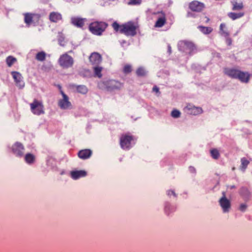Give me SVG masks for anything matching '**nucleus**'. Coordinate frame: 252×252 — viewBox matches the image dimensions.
<instances>
[{
	"label": "nucleus",
	"instance_id": "nucleus-1",
	"mask_svg": "<svg viewBox=\"0 0 252 252\" xmlns=\"http://www.w3.org/2000/svg\"><path fill=\"white\" fill-rule=\"evenodd\" d=\"M112 26L115 32H120L127 36H135L137 34V30L139 27L137 23L132 21H129L122 25H119L117 22H114Z\"/></svg>",
	"mask_w": 252,
	"mask_h": 252
},
{
	"label": "nucleus",
	"instance_id": "nucleus-2",
	"mask_svg": "<svg viewBox=\"0 0 252 252\" xmlns=\"http://www.w3.org/2000/svg\"><path fill=\"white\" fill-rule=\"evenodd\" d=\"M223 72L229 77L237 79L244 83H248L251 77V74L248 72H244L235 68H224Z\"/></svg>",
	"mask_w": 252,
	"mask_h": 252
},
{
	"label": "nucleus",
	"instance_id": "nucleus-3",
	"mask_svg": "<svg viewBox=\"0 0 252 252\" xmlns=\"http://www.w3.org/2000/svg\"><path fill=\"white\" fill-rule=\"evenodd\" d=\"M108 27L104 22L95 21L91 23L89 26V31L94 35H101Z\"/></svg>",
	"mask_w": 252,
	"mask_h": 252
},
{
	"label": "nucleus",
	"instance_id": "nucleus-4",
	"mask_svg": "<svg viewBox=\"0 0 252 252\" xmlns=\"http://www.w3.org/2000/svg\"><path fill=\"white\" fill-rule=\"evenodd\" d=\"M123 84L118 81L110 80L101 81L98 83V87L100 89H106L108 91H113L122 88Z\"/></svg>",
	"mask_w": 252,
	"mask_h": 252
},
{
	"label": "nucleus",
	"instance_id": "nucleus-5",
	"mask_svg": "<svg viewBox=\"0 0 252 252\" xmlns=\"http://www.w3.org/2000/svg\"><path fill=\"white\" fill-rule=\"evenodd\" d=\"M32 112L36 115H40L44 114V105L41 101L34 99L30 104Z\"/></svg>",
	"mask_w": 252,
	"mask_h": 252
},
{
	"label": "nucleus",
	"instance_id": "nucleus-6",
	"mask_svg": "<svg viewBox=\"0 0 252 252\" xmlns=\"http://www.w3.org/2000/svg\"><path fill=\"white\" fill-rule=\"evenodd\" d=\"M58 62L61 67L67 68L73 65L74 60L72 57L65 53L60 56Z\"/></svg>",
	"mask_w": 252,
	"mask_h": 252
},
{
	"label": "nucleus",
	"instance_id": "nucleus-7",
	"mask_svg": "<svg viewBox=\"0 0 252 252\" xmlns=\"http://www.w3.org/2000/svg\"><path fill=\"white\" fill-rule=\"evenodd\" d=\"M133 140L132 135L125 134L121 135L120 139V144L121 147L124 150H129L131 146V142Z\"/></svg>",
	"mask_w": 252,
	"mask_h": 252
},
{
	"label": "nucleus",
	"instance_id": "nucleus-8",
	"mask_svg": "<svg viewBox=\"0 0 252 252\" xmlns=\"http://www.w3.org/2000/svg\"><path fill=\"white\" fill-rule=\"evenodd\" d=\"M222 196L220 199L219 202L223 213H227L229 211L231 208L230 201L226 197L225 192H222Z\"/></svg>",
	"mask_w": 252,
	"mask_h": 252
},
{
	"label": "nucleus",
	"instance_id": "nucleus-9",
	"mask_svg": "<svg viewBox=\"0 0 252 252\" xmlns=\"http://www.w3.org/2000/svg\"><path fill=\"white\" fill-rule=\"evenodd\" d=\"M61 94L63 96V98L58 102L59 106L63 109H67L71 106V103L69 101L68 96L65 94L63 91H61Z\"/></svg>",
	"mask_w": 252,
	"mask_h": 252
},
{
	"label": "nucleus",
	"instance_id": "nucleus-10",
	"mask_svg": "<svg viewBox=\"0 0 252 252\" xmlns=\"http://www.w3.org/2000/svg\"><path fill=\"white\" fill-rule=\"evenodd\" d=\"M205 4L198 0H193L189 3V8L193 12H200L205 8Z\"/></svg>",
	"mask_w": 252,
	"mask_h": 252
},
{
	"label": "nucleus",
	"instance_id": "nucleus-11",
	"mask_svg": "<svg viewBox=\"0 0 252 252\" xmlns=\"http://www.w3.org/2000/svg\"><path fill=\"white\" fill-rule=\"evenodd\" d=\"M11 75L14 80L16 85L19 89H22L25 86V83L21 74L17 71H12Z\"/></svg>",
	"mask_w": 252,
	"mask_h": 252
},
{
	"label": "nucleus",
	"instance_id": "nucleus-12",
	"mask_svg": "<svg viewBox=\"0 0 252 252\" xmlns=\"http://www.w3.org/2000/svg\"><path fill=\"white\" fill-rule=\"evenodd\" d=\"M24 146L20 142H16L12 146V152L17 157H22L24 154Z\"/></svg>",
	"mask_w": 252,
	"mask_h": 252
},
{
	"label": "nucleus",
	"instance_id": "nucleus-13",
	"mask_svg": "<svg viewBox=\"0 0 252 252\" xmlns=\"http://www.w3.org/2000/svg\"><path fill=\"white\" fill-rule=\"evenodd\" d=\"M157 14L158 15V17L155 23V27L157 28H161L166 22V15L165 13L162 11L158 12Z\"/></svg>",
	"mask_w": 252,
	"mask_h": 252
},
{
	"label": "nucleus",
	"instance_id": "nucleus-14",
	"mask_svg": "<svg viewBox=\"0 0 252 252\" xmlns=\"http://www.w3.org/2000/svg\"><path fill=\"white\" fill-rule=\"evenodd\" d=\"M186 109L188 112L193 115H196L202 113L203 110L201 107H195L191 104H189L186 107Z\"/></svg>",
	"mask_w": 252,
	"mask_h": 252
},
{
	"label": "nucleus",
	"instance_id": "nucleus-15",
	"mask_svg": "<svg viewBox=\"0 0 252 252\" xmlns=\"http://www.w3.org/2000/svg\"><path fill=\"white\" fill-rule=\"evenodd\" d=\"M86 20L85 18H82L77 17H73L71 18V23L74 26L82 28L85 25Z\"/></svg>",
	"mask_w": 252,
	"mask_h": 252
},
{
	"label": "nucleus",
	"instance_id": "nucleus-16",
	"mask_svg": "<svg viewBox=\"0 0 252 252\" xmlns=\"http://www.w3.org/2000/svg\"><path fill=\"white\" fill-rule=\"evenodd\" d=\"M92 155V151L90 149H83L80 150L78 153V157L82 159H86L90 158Z\"/></svg>",
	"mask_w": 252,
	"mask_h": 252
},
{
	"label": "nucleus",
	"instance_id": "nucleus-17",
	"mask_svg": "<svg viewBox=\"0 0 252 252\" xmlns=\"http://www.w3.org/2000/svg\"><path fill=\"white\" fill-rule=\"evenodd\" d=\"M24 22L28 27H29L33 22V19L34 17H37L38 18L39 16L35 14L26 13L24 14Z\"/></svg>",
	"mask_w": 252,
	"mask_h": 252
},
{
	"label": "nucleus",
	"instance_id": "nucleus-18",
	"mask_svg": "<svg viewBox=\"0 0 252 252\" xmlns=\"http://www.w3.org/2000/svg\"><path fill=\"white\" fill-rule=\"evenodd\" d=\"M90 61L93 64H98L101 61V57L100 55L97 53H93L90 57Z\"/></svg>",
	"mask_w": 252,
	"mask_h": 252
},
{
	"label": "nucleus",
	"instance_id": "nucleus-19",
	"mask_svg": "<svg viewBox=\"0 0 252 252\" xmlns=\"http://www.w3.org/2000/svg\"><path fill=\"white\" fill-rule=\"evenodd\" d=\"M86 175L87 172L84 170L72 171L70 172L71 177L74 180L85 177Z\"/></svg>",
	"mask_w": 252,
	"mask_h": 252
},
{
	"label": "nucleus",
	"instance_id": "nucleus-20",
	"mask_svg": "<svg viewBox=\"0 0 252 252\" xmlns=\"http://www.w3.org/2000/svg\"><path fill=\"white\" fill-rule=\"evenodd\" d=\"M49 20L52 22L57 23L62 19V14L57 12H52L49 16Z\"/></svg>",
	"mask_w": 252,
	"mask_h": 252
},
{
	"label": "nucleus",
	"instance_id": "nucleus-21",
	"mask_svg": "<svg viewBox=\"0 0 252 252\" xmlns=\"http://www.w3.org/2000/svg\"><path fill=\"white\" fill-rule=\"evenodd\" d=\"M233 10H242L244 8V5L242 2H238L237 0H232L231 1Z\"/></svg>",
	"mask_w": 252,
	"mask_h": 252
},
{
	"label": "nucleus",
	"instance_id": "nucleus-22",
	"mask_svg": "<svg viewBox=\"0 0 252 252\" xmlns=\"http://www.w3.org/2000/svg\"><path fill=\"white\" fill-rule=\"evenodd\" d=\"M73 87L76 88L78 93L83 94H85L88 93V88L84 85H74Z\"/></svg>",
	"mask_w": 252,
	"mask_h": 252
},
{
	"label": "nucleus",
	"instance_id": "nucleus-23",
	"mask_svg": "<svg viewBox=\"0 0 252 252\" xmlns=\"http://www.w3.org/2000/svg\"><path fill=\"white\" fill-rule=\"evenodd\" d=\"M244 15V12L235 13V12H229L228 14V16L232 20L240 18Z\"/></svg>",
	"mask_w": 252,
	"mask_h": 252
},
{
	"label": "nucleus",
	"instance_id": "nucleus-24",
	"mask_svg": "<svg viewBox=\"0 0 252 252\" xmlns=\"http://www.w3.org/2000/svg\"><path fill=\"white\" fill-rule=\"evenodd\" d=\"M35 157L33 154L28 153L25 155V160L26 162L29 164L33 163L35 161Z\"/></svg>",
	"mask_w": 252,
	"mask_h": 252
},
{
	"label": "nucleus",
	"instance_id": "nucleus-25",
	"mask_svg": "<svg viewBox=\"0 0 252 252\" xmlns=\"http://www.w3.org/2000/svg\"><path fill=\"white\" fill-rule=\"evenodd\" d=\"M46 54L44 51H41L37 53L35 56V59L40 62H43L45 61L46 59Z\"/></svg>",
	"mask_w": 252,
	"mask_h": 252
},
{
	"label": "nucleus",
	"instance_id": "nucleus-26",
	"mask_svg": "<svg viewBox=\"0 0 252 252\" xmlns=\"http://www.w3.org/2000/svg\"><path fill=\"white\" fill-rule=\"evenodd\" d=\"M220 34L221 35H223L225 37H227L229 36V33L226 29V26L225 24H221L220 27Z\"/></svg>",
	"mask_w": 252,
	"mask_h": 252
},
{
	"label": "nucleus",
	"instance_id": "nucleus-27",
	"mask_svg": "<svg viewBox=\"0 0 252 252\" xmlns=\"http://www.w3.org/2000/svg\"><path fill=\"white\" fill-rule=\"evenodd\" d=\"M241 165L240 169L244 171L247 167L250 162L245 158H243L241 159Z\"/></svg>",
	"mask_w": 252,
	"mask_h": 252
},
{
	"label": "nucleus",
	"instance_id": "nucleus-28",
	"mask_svg": "<svg viewBox=\"0 0 252 252\" xmlns=\"http://www.w3.org/2000/svg\"><path fill=\"white\" fill-rule=\"evenodd\" d=\"M17 61L16 58L9 56L6 59V63L9 67H11Z\"/></svg>",
	"mask_w": 252,
	"mask_h": 252
},
{
	"label": "nucleus",
	"instance_id": "nucleus-29",
	"mask_svg": "<svg viewBox=\"0 0 252 252\" xmlns=\"http://www.w3.org/2000/svg\"><path fill=\"white\" fill-rule=\"evenodd\" d=\"M210 154L212 158L215 159H218L220 156L219 151L217 149H211L210 150Z\"/></svg>",
	"mask_w": 252,
	"mask_h": 252
},
{
	"label": "nucleus",
	"instance_id": "nucleus-30",
	"mask_svg": "<svg viewBox=\"0 0 252 252\" xmlns=\"http://www.w3.org/2000/svg\"><path fill=\"white\" fill-rule=\"evenodd\" d=\"M102 68L101 67L98 66H95L94 68V76L100 78L102 77Z\"/></svg>",
	"mask_w": 252,
	"mask_h": 252
},
{
	"label": "nucleus",
	"instance_id": "nucleus-31",
	"mask_svg": "<svg viewBox=\"0 0 252 252\" xmlns=\"http://www.w3.org/2000/svg\"><path fill=\"white\" fill-rule=\"evenodd\" d=\"M136 73L138 76L143 77L146 76L147 72L143 67H140L137 69Z\"/></svg>",
	"mask_w": 252,
	"mask_h": 252
},
{
	"label": "nucleus",
	"instance_id": "nucleus-32",
	"mask_svg": "<svg viewBox=\"0 0 252 252\" xmlns=\"http://www.w3.org/2000/svg\"><path fill=\"white\" fill-rule=\"evenodd\" d=\"M199 29H200V31L204 34H209L213 31V29L211 27L199 26Z\"/></svg>",
	"mask_w": 252,
	"mask_h": 252
},
{
	"label": "nucleus",
	"instance_id": "nucleus-33",
	"mask_svg": "<svg viewBox=\"0 0 252 252\" xmlns=\"http://www.w3.org/2000/svg\"><path fill=\"white\" fill-rule=\"evenodd\" d=\"M187 48H188L190 52H193L196 49V47L194 44L191 42H185V43Z\"/></svg>",
	"mask_w": 252,
	"mask_h": 252
},
{
	"label": "nucleus",
	"instance_id": "nucleus-34",
	"mask_svg": "<svg viewBox=\"0 0 252 252\" xmlns=\"http://www.w3.org/2000/svg\"><path fill=\"white\" fill-rule=\"evenodd\" d=\"M132 71L131 66L129 64H126L123 68V72L125 74H128Z\"/></svg>",
	"mask_w": 252,
	"mask_h": 252
},
{
	"label": "nucleus",
	"instance_id": "nucleus-35",
	"mask_svg": "<svg viewBox=\"0 0 252 252\" xmlns=\"http://www.w3.org/2000/svg\"><path fill=\"white\" fill-rule=\"evenodd\" d=\"M171 115L173 118H178L180 117L181 113L179 110L174 109L172 111Z\"/></svg>",
	"mask_w": 252,
	"mask_h": 252
},
{
	"label": "nucleus",
	"instance_id": "nucleus-36",
	"mask_svg": "<svg viewBox=\"0 0 252 252\" xmlns=\"http://www.w3.org/2000/svg\"><path fill=\"white\" fill-rule=\"evenodd\" d=\"M142 2L141 0H129L128 4L129 5L140 4Z\"/></svg>",
	"mask_w": 252,
	"mask_h": 252
},
{
	"label": "nucleus",
	"instance_id": "nucleus-37",
	"mask_svg": "<svg viewBox=\"0 0 252 252\" xmlns=\"http://www.w3.org/2000/svg\"><path fill=\"white\" fill-rule=\"evenodd\" d=\"M247 206L245 204H241L239 207V210L242 212H245Z\"/></svg>",
	"mask_w": 252,
	"mask_h": 252
},
{
	"label": "nucleus",
	"instance_id": "nucleus-38",
	"mask_svg": "<svg viewBox=\"0 0 252 252\" xmlns=\"http://www.w3.org/2000/svg\"><path fill=\"white\" fill-rule=\"evenodd\" d=\"M59 43L62 46H65V42L64 41V38L63 37H61L59 39Z\"/></svg>",
	"mask_w": 252,
	"mask_h": 252
},
{
	"label": "nucleus",
	"instance_id": "nucleus-39",
	"mask_svg": "<svg viewBox=\"0 0 252 252\" xmlns=\"http://www.w3.org/2000/svg\"><path fill=\"white\" fill-rule=\"evenodd\" d=\"M167 194L169 196H170L171 195H173V196H176V193L175 192H174V190H167Z\"/></svg>",
	"mask_w": 252,
	"mask_h": 252
},
{
	"label": "nucleus",
	"instance_id": "nucleus-40",
	"mask_svg": "<svg viewBox=\"0 0 252 252\" xmlns=\"http://www.w3.org/2000/svg\"><path fill=\"white\" fill-rule=\"evenodd\" d=\"M226 37V43L228 45L230 46L232 44V40L230 38L228 37V36Z\"/></svg>",
	"mask_w": 252,
	"mask_h": 252
},
{
	"label": "nucleus",
	"instance_id": "nucleus-41",
	"mask_svg": "<svg viewBox=\"0 0 252 252\" xmlns=\"http://www.w3.org/2000/svg\"><path fill=\"white\" fill-rule=\"evenodd\" d=\"M153 91L156 93H158L159 92V88L157 86H154L153 88Z\"/></svg>",
	"mask_w": 252,
	"mask_h": 252
},
{
	"label": "nucleus",
	"instance_id": "nucleus-42",
	"mask_svg": "<svg viewBox=\"0 0 252 252\" xmlns=\"http://www.w3.org/2000/svg\"><path fill=\"white\" fill-rule=\"evenodd\" d=\"M193 14L192 13L189 12H188L187 13V16L188 17H191V16H193Z\"/></svg>",
	"mask_w": 252,
	"mask_h": 252
},
{
	"label": "nucleus",
	"instance_id": "nucleus-43",
	"mask_svg": "<svg viewBox=\"0 0 252 252\" xmlns=\"http://www.w3.org/2000/svg\"><path fill=\"white\" fill-rule=\"evenodd\" d=\"M168 52L170 54L171 53V46L170 45H169L168 47Z\"/></svg>",
	"mask_w": 252,
	"mask_h": 252
},
{
	"label": "nucleus",
	"instance_id": "nucleus-44",
	"mask_svg": "<svg viewBox=\"0 0 252 252\" xmlns=\"http://www.w3.org/2000/svg\"><path fill=\"white\" fill-rule=\"evenodd\" d=\"M205 18L207 19H206V22H208L209 21V20H210L209 18H208V17H206Z\"/></svg>",
	"mask_w": 252,
	"mask_h": 252
},
{
	"label": "nucleus",
	"instance_id": "nucleus-45",
	"mask_svg": "<svg viewBox=\"0 0 252 252\" xmlns=\"http://www.w3.org/2000/svg\"><path fill=\"white\" fill-rule=\"evenodd\" d=\"M235 186H231L230 189H234V188H235Z\"/></svg>",
	"mask_w": 252,
	"mask_h": 252
},
{
	"label": "nucleus",
	"instance_id": "nucleus-46",
	"mask_svg": "<svg viewBox=\"0 0 252 252\" xmlns=\"http://www.w3.org/2000/svg\"><path fill=\"white\" fill-rule=\"evenodd\" d=\"M235 169V167H233L232 168V170H234Z\"/></svg>",
	"mask_w": 252,
	"mask_h": 252
},
{
	"label": "nucleus",
	"instance_id": "nucleus-47",
	"mask_svg": "<svg viewBox=\"0 0 252 252\" xmlns=\"http://www.w3.org/2000/svg\"><path fill=\"white\" fill-rule=\"evenodd\" d=\"M71 52H72V51H69V53H71Z\"/></svg>",
	"mask_w": 252,
	"mask_h": 252
}]
</instances>
